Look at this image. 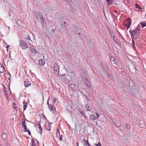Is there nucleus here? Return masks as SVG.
I'll return each instance as SVG.
<instances>
[{
  "label": "nucleus",
  "instance_id": "obj_1",
  "mask_svg": "<svg viewBox=\"0 0 146 146\" xmlns=\"http://www.w3.org/2000/svg\"><path fill=\"white\" fill-rule=\"evenodd\" d=\"M80 73L81 74L82 79L84 80L87 86L89 88H91L92 86L90 82L89 79H88L86 77V70L85 69H82L80 71Z\"/></svg>",
  "mask_w": 146,
  "mask_h": 146
},
{
  "label": "nucleus",
  "instance_id": "obj_2",
  "mask_svg": "<svg viewBox=\"0 0 146 146\" xmlns=\"http://www.w3.org/2000/svg\"><path fill=\"white\" fill-rule=\"evenodd\" d=\"M139 29L137 28L135 30H130L129 31L131 36L134 38L137 39L138 38L139 35Z\"/></svg>",
  "mask_w": 146,
  "mask_h": 146
},
{
  "label": "nucleus",
  "instance_id": "obj_3",
  "mask_svg": "<svg viewBox=\"0 0 146 146\" xmlns=\"http://www.w3.org/2000/svg\"><path fill=\"white\" fill-rule=\"evenodd\" d=\"M19 44L22 50H25L28 48V44L25 41L22 40H19Z\"/></svg>",
  "mask_w": 146,
  "mask_h": 146
},
{
  "label": "nucleus",
  "instance_id": "obj_4",
  "mask_svg": "<svg viewBox=\"0 0 146 146\" xmlns=\"http://www.w3.org/2000/svg\"><path fill=\"white\" fill-rule=\"evenodd\" d=\"M47 104L48 106V108L50 111L52 113H54L56 111L54 105L53 104H50L48 100L47 102Z\"/></svg>",
  "mask_w": 146,
  "mask_h": 146
},
{
  "label": "nucleus",
  "instance_id": "obj_5",
  "mask_svg": "<svg viewBox=\"0 0 146 146\" xmlns=\"http://www.w3.org/2000/svg\"><path fill=\"white\" fill-rule=\"evenodd\" d=\"M53 68L55 73L57 75L59 74L60 68L59 66L56 63L54 64Z\"/></svg>",
  "mask_w": 146,
  "mask_h": 146
},
{
  "label": "nucleus",
  "instance_id": "obj_6",
  "mask_svg": "<svg viewBox=\"0 0 146 146\" xmlns=\"http://www.w3.org/2000/svg\"><path fill=\"white\" fill-rule=\"evenodd\" d=\"M96 115V117L94 115L92 114L90 115V119L91 120H95L97 119H98L99 117V114L97 112H95V113Z\"/></svg>",
  "mask_w": 146,
  "mask_h": 146
},
{
  "label": "nucleus",
  "instance_id": "obj_7",
  "mask_svg": "<svg viewBox=\"0 0 146 146\" xmlns=\"http://www.w3.org/2000/svg\"><path fill=\"white\" fill-rule=\"evenodd\" d=\"M35 15L36 19L38 20H40V19H43V17L42 13L38 12L35 14Z\"/></svg>",
  "mask_w": 146,
  "mask_h": 146
},
{
  "label": "nucleus",
  "instance_id": "obj_8",
  "mask_svg": "<svg viewBox=\"0 0 146 146\" xmlns=\"http://www.w3.org/2000/svg\"><path fill=\"white\" fill-rule=\"evenodd\" d=\"M37 127H36V129L38 132L40 134H42V128L40 125V123L39 122L36 124Z\"/></svg>",
  "mask_w": 146,
  "mask_h": 146
},
{
  "label": "nucleus",
  "instance_id": "obj_9",
  "mask_svg": "<svg viewBox=\"0 0 146 146\" xmlns=\"http://www.w3.org/2000/svg\"><path fill=\"white\" fill-rule=\"evenodd\" d=\"M130 19L129 18H127V21L126 23L125 24V25L127 27V29H128L131 25V23L130 21Z\"/></svg>",
  "mask_w": 146,
  "mask_h": 146
},
{
  "label": "nucleus",
  "instance_id": "obj_10",
  "mask_svg": "<svg viewBox=\"0 0 146 146\" xmlns=\"http://www.w3.org/2000/svg\"><path fill=\"white\" fill-rule=\"evenodd\" d=\"M72 31L74 32L75 33L76 35H80V33H79L78 31V30L79 29H77L76 26H74L72 29Z\"/></svg>",
  "mask_w": 146,
  "mask_h": 146
},
{
  "label": "nucleus",
  "instance_id": "obj_11",
  "mask_svg": "<svg viewBox=\"0 0 146 146\" xmlns=\"http://www.w3.org/2000/svg\"><path fill=\"white\" fill-rule=\"evenodd\" d=\"M68 24L67 22H62V23L60 26V30H61V29H62L63 28L67 27L68 26Z\"/></svg>",
  "mask_w": 146,
  "mask_h": 146
},
{
  "label": "nucleus",
  "instance_id": "obj_12",
  "mask_svg": "<svg viewBox=\"0 0 146 146\" xmlns=\"http://www.w3.org/2000/svg\"><path fill=\"white\" fill-rule=\"evenodd\" d=\"M58 33V31L57 30H54L53 29H52L51 30L50 33V36H53L54 35Z\"/></svg>",
  "mask_w": 146,
  "mask_h": 146
},
{
  "label": "nucleus",
  "instance_id": "obj_13",
  "mask_svg": "<svg viewBox=\"0 0 146 146\" xmlns=\"http://www.w3.org/2000/svg\"><path fill=\"white\" fill-rule=\"evenodd\" d=\"M22 125H23L22 128L24 127L23 131L25 132L27 131V126L25 124V120L23 121Z\"/></svg>",
  "mask_w": 146,
  "mask_h": 146
},
{
  "label": "nucleus",
  "instance_id": "obj_14",
  "mask_svg": "<svg viewBox=\"0 0 146 146\" xmlns=\"http://www.w3.org/2000/svg\"><path fill=\"white\" fill-rule=\"evenodd\" d=\"M88 139L86 140L85 139H83L82 141V142L83 143L84 146H87V143H88Z\"/></svg>",
  "mask_w": 146,
  "mask_h": 146
},
{
  "label": "nucleus",
  "instance_id": "obj_15",
  "mask_svg": "<svg viewBox=\"0 0 146 146\" xmlns=\"http://www.w3.org/2000/svg\"><path fill=\"white\" fill-rule=\"evenodd\" d=\"M85 108L88 111H90L92 110V107L90 104H87L86 105Z\"/></svg>",
  "mask_w": 146,
  "mask_h": 146
},
{
  "label": "nucleus",
  "instance_id": "obj_16",
  "mask_svg": "<svg viewBox=\"0 0 146 146\" xmlns=\"http://www.w3.org/2000/svg\"><path fill=\"white\" fill-rule=\"evenodd\" d=\"M24 85L25 87H28L29 86H31V83L28 81H25V82Z\"/></svg>",
  "mask_w": 146,
  "mask_h": 146
},
{
  "label": "nucleus",
  "instance_id": "obj_17",
  "mask_svg": "<svg viewBox=\"0 0 146 146\" xmlns=\"http://www.w3.org/2000/svg\"><path fill=\"white\" fill-rule=\"evenodd\" d=\"M108 5H112L113 0H106Z\"/></svg>",
  "mask_w": 146,
  "mask_h": 146
},
{
  "label": "nucleus",
  "instance_id": "obj_18",
  "mask_svg": "<svg viewBox=\"0 0 146 146\" xmlns=\"http://www.w3.org/2000/svg\"><path fill=\"white\" fill-rule=\"evenodd\" d=\"M4 67L3 65L0 64V74L4 72Z\"/></svg>",
  "mask_w": 146,
  "mask_h": 146
},
{
  "label": "nucleus",
  "instance_id": "obj_19",
  "mask_svg": "<svg viewBox=\"0 0 146 146\" xmlns=\"http://www.w3.org/2000/svg\"><path fill=\"white\" fill-rule=\"evenodd\" d=\"M38 62L39 64L42 66L44 65L45 63V61L43 59H41L39 60Z\"/></svg>",
  "mask_w": 146,
  "mask_h": 146
},
{
  "label": "nucleus",
  "instance_id": "obj_20",
  "mask_svg": "<svg viewBox=\"0 0 146 146\" xmlns=\"http://www.w3.org/2000/svg\"><path fill=\"white\" fill-rule=\"evenodd\" d=\"M30 50H31V52L32 53H33L34 54H36L37 53V52L36 49H35V48H33L31 47L30 48Z\"/></svg>",
  "mask_w": 146,
  "mask_h": 146
},
{
  "label": "nucleus",
  "instance_id": "obj_21",
  "mask_svg": "<svg viewBox=\"0 0 146 146\" xmlns=\"http://www.w3.org/2000/svg\"><path fill=\"white\" fill-rule=\"evenodd\" d=\"M70 75L72 78H74L76 77V76L73 72H70Z\"/></svg>",
  "mask_w": 146,
  "mask_h": 146
},
{
  "label": "nucleus",
  "instance_id": "obj_22",
  "mask_svg": "<svg viewBox=\"0 0 146 146\" xmlns=\"http://www.w3.org/2000/svg\"><path fill=\"white\" fill-rule=\"evenodd\" d=\"M75 85L74 84H70L69 85V87L70 88L72 89V90H73L75 87Z\"/></svg>",
  "mask_w": 146,
  "mask_h": 146
},
{
  "label": "nucleus",
  "instance_id": "obj_23",
  "mask_svg": "<svg viewBox=\"0 0 146 146\" xmlns=\"http://www.w3.org/2000/svg\"><path fill=\"white\" fill-rule=\"evenodd\" d=\"M28 106L27 103V102H25L24 103L23 110L25 111L27 108Z\"/></svg>",
  "mask_w": 146,
  "mask_h": 146
},
{
  "label": "nucleus",
  "instance_id": "obj_24",
  "mask_svg": "<svg viewBox=\"0 0 146 146\" xmlns=\"http://www.w3.org/2000/svg\"><path fill=\"white\" fill-rule=\"evenodd\" d=\"M135 6L138 9H139V10H141V8L140 6L137 3H135ZM141 11L142 10H141Z\"/></svg>",
  "mask_w": 146,
  "mask_h": 146
},
{
  "label": "nucleus",
  "instance_id": "obj_25",
  "mask_svg": "<svg viewBox=\"0 0 146 146\" xmlns=\"http://www.w3.org/2000/svg\"><path fill=\"white\" fill-rule=\"evenodd\" d=\"M35 144H34V141L33 140H31V142L30 143L31 146H35Z\"/></svg>",
  "mask_w": 146,
  "mask_h": 146
},
{
  "label": "nucleus",
  "instance_id": "obj_26",
  "mask_svg": "<svg viewBox=\"0 0 146 146\" xmlns=\"http://www.w3.org/2000/svg\"><path fill=\"white\" fill-rule=\"evenodd\" d=\"M7 137V135L6 133H3L2 135V138L5 139Z\"/></svg>",
  "mask_w": 146,
  "mask_h": 146
},
{
  "label": "nucleus",
  "instance_id": "obj_27",
  "mask_svg": "<svg viewBox=\"0 0 146 146\" xmlns=\"http://www.w3.org/2000/svg\"><path fill=\"white\" fill-rule=\"evenodd\" d=\"M141 26L142 28H143L146 26V23L145 22H141Z\"/></svg>",
  "mask_w": 146,
  "mask_h": 146
},
{
  "label": "nucleus",
  "instance_id": "obj_28",
  "mask_svg": "<svg viewBox=\"0 0 146 146\" xmlns=\"http://www.w3.org/2000/svg\"><path fill=\"white\" fill-rule=\"evenodd\" d=\"M112 37H113V38H112L113 40L115 43L116 44H118V42H117V39H115V36H112Z\"/></svg>",
  "mask_w": 146,
  "mask_h": 146
},
{
  "label": "nucleus",
  "instance_id": "obj_29",
  "mask_svg": "<svg viewBox=\"0 0 146 146\" xmlns=\"http://www.w3.org/2000/svg\"><path fill=\"white\" fill-rule=\"evenodd\" d=\"M51 127V124L49 123L48 127H47V129L48 131L50 130V128Z\"/></svg>",
  "mask_w": 146,
  "mask_h": 146
},
{
  "label": "nucleus",
  "instance_id": "obj_30",
  "mask_svg": "<svg viewBox=\"0 0 146 146\" xmlns=\"http://www.w3.org/2000/svg\"><path fill=\"white\" fill-rule=\"evenodd\" d=\"M132 43H133L132 44V46L133 48V49H135L136 48L135 46V43L134 42V40L133 39H132Z\"/></svg>",
  "mask_w": 146,
  "mask_h": 146
},
{
  "label": "nucleus",
  "instance_id": "obj_31",
  "mask_svg": "<svg viewBox=\"0 0 146 146\" xmlns=\"http://www.w3.org/2000/svg\"><path fill=\"white\" fill-rule=\"evenodd\" d=\"M110 60L111 61L115 62V58L113 56H111L110 58Z\"/></svg>",
  "mask_w": 146,
  "mask_h": 146
},
{
  "label": "nucleus",
  "instance_id": "obj_32",
  "mask_svg": "<svg viewBox=\"0 0 146 146\" xmlns=\"http://www.w3.org/2000/svg\"><path fill=\"white\" fill-rule=\"evenodd\" d=\"M40 20L44 24L46 23L45 20L43 18V19H40Z\"/></svg>",
  "mask_w": 146,
  "mask_h": 146
},
{
  "label": "nucleus",
  "instance_id": "obj_33",
  "mask_svg": "<svg viewBox=\"0 0 146 146\" xmlns=\"http://www.w3.org/2000/svg\"><path fill=\"white\" fill-rule=\"evenodd\" d=\"M56 99L55 98L53 99V101H52V104H53V105H54V104L56 103Z\"/></svg>",
  "mask_w": 146,
  "mask_h": 146
},
{
  "label": "nucleus",
  "instance_id": "obj_34",
  "mask_svg": "<svg viewBox=\"0 0 146 146\" xmlns=\"http://www.w3.org/2000/svg\"><path fill=\"white\" fill-rule=\"evenodd\" d=\"M130 128V125L129 124H128L127 125L126 128V129H128Z\"/></svg>",
  "mask_w": 146,
  "mask_h": 146
},
{
  "label": "nucleus",
  "instance_id": "obj_35",
  "mask_svg": "<svg viewBox=\"0 0 146 146\" xmlns=\"http://www.w3.org/2000/svg\"><path fill=\"white\" fill-rule=\"evenodd\" d=\"M5 94L6 98H7L8 97V94L7 93H6V90H5Z\"/></svg>",
  "mask_w": 146,
  "mask_h": 146
},
{
  "label": "nucleus",
  "instance_id": "obj_36",
  "mask_svg": "<svg viewBox=\"0 0 146 146\" xmlns=\"http://www.w3.org/2000/svg\"><path fill=\"white\" fill-rule=\"evenodd\" d=\"M27 131L28 132V134L30 135H31V133L30 131H29L28 129H27Z\"/></svg>",
  "mask_w": 146,
  "mask_h": 146
},
{
  "label": "nucleus",
  "instance_id": "obj_37",
  "mask_svg": "<svg viewBox=\"0 0 146 146\" xmlns=\"http://www.w3.org/2000/svg\"><path fill=\"white\" fill-rule=\"evenodd\" d=\"M62 135H60V137H59V139L60 140V141H62Z\"/></svg>",
  "mask_w": 146,
  "mask_h": 146
},
{
  "label": "nucleus",
  "instance_id": "obj_38",
  "mask_svg": "<svg viewBox=\"0 0 146 146\" xmlns=\"http://www.w3.org/2000/svg\"><path fill=\"white\" fill-rule=\"evenodd\" d=\"M96 146H102L101 143L100 142H98L97 144V145Z\"/></svg>",
  "mask_w": 146,
  "mask_h": 146
},
{
  "label": "nucleus",
  "instance_id": "obj_39",
  "mask_svg": "<svg viewBox=\"0 0 146 146\" xmlns=\"http://www.w3.org/2000/svg\"><path fill=\"white\" fill-rule=\"evenodd\" d=\"M58 134L60 135V132H59V131L58 130L57 131V133H56V135H58Z\"/></svg>",
  "mask_w": 146,
  "mask_h": 146
},
{
  "label": "nucleus",
  "instance_id": "obj_40",
  "mask_svg": "<svg viewBox=\"0 0 146 146\" xmlns=\"http://www.w3.org/2000/svg\"><path fill=\"white\" fill-rule=\"evenodd\" d=\"M27 39L28 40H31V38H30V36H28Z\"/></svg>",
  "mask_w": 146,
  "mask_h": 146
},
{
  "label": "nucleus",
  "instance_id": "obj_41",
  "mask_svg": "<svg viewBox=\"0 0 146 146\" xmlns=\"http://www.w3.org/2000/svg\"><path fill=\"white\" fill-rule=\"evenodd\" d=\"M9 45H7V46L6 47V48H7V51L8 50V48H9Z\"/></svg>",
  "mask_w": 146,
  "mask_h": 146
},
{
  "label": "nucleus",
  "instance_id": "obj_42",
  "mask_svg": "<svg viewBox=\"0 0 146 146\" xmlns=\"http://www.w3.org/2000/svg\"><path fill=\"white\" fill-rule=\"evenodd\" d=\"M8 75L9 76V80H10V77H11V75L9 74Z\"/></svg>",
  "mask_w": 146,
  "mask_h": 146
},
{
  "label": "nucleus",
  "instance_id": "obj_43",
  "mask_svg": "<svg viewBox=\"0 0 146 146\" xmlns=\"http://www.w3.org/2000/svg\"><path fill=\"white\" fill-rule=\"evenodd\" d=\"M80 113L82 114L84 116V113L82 111L80 112Z\"/></svg>",
  "mask_w": 146,
  "mask_h": 146
},
{
  "label": "nucleus",
  "instance_id": "obj_44",
  "mask_svg": "<svg viewBox=\"0 0 146 146\" xmlns=\"http://www.w3.org/2000/svg\"><path fill=\"white\" fill-rule=\"evenodd\" d=\"M87 145H88V146H91L90 144L88 142V143H87Z\"/></svg>",
  "mask_w": 146,
  "mask_h": 146
},
{
  "label": "nucleus",
  "instance_id": "obj_45",
  "mask_svg": "<svg viewBox=\"0 0 146 146\" xmlns=\"http://www.w3.org/2000/svg\"><path fill=\"white\" fill-rule=\"evenodd\" d=\"M13 104L14 105H14V108H15V106H16V104H15L14 103Z\"/></svg>",
  "mask_w": 146,
  "mask_h": 146
},
{
  "label": "nucleus",
  "instance_id": "obj_46",
  "mask_svg": "<svg viewBox=\"0 0 146 146\" xmlns=\"http://www.w3.org/2000/svg\"><path fill=\"white\" fill-rule=\"evenodd\" d=\"M77 146H79V142H77Z\"/></svg>",
  "mask_w": 146,
  "mask_h": 146
},
{
  "label": "nucleus",
  "instance_id": "obj_47",
  "mask_svg": "<svg viewBox=\"0 0 146 146\" xmlns=\"http://www.w3.org/2000/svg\"><path fill=\"white\" fill-rule=\"evenodd\" d=\"M4 1L5 2V3H6L7 2V1L6 0H4Z\"/></svg>",
  "mask_w": 146,
  "mask_h": 146
},
{
  "label": "nucleus",
  "instance_id": "obj_48",
  "mask_svg": "<svg viewBox=\"0 0 146 146\" xmlns=\"http://www.w3.org/2000/svg\"><path fill=\"white\" fill-rule=\"evenodd\" d=\"M115 12H117V11H116V10H115Z\"/></svg>",
  "mask_w": 146,
  "mask_h": 146
},
{
  "label": "nucleus",
  "instance_id": "obj_49",
  "mask_svg": "<svg viewBox=\"0 0 146 146\" xmlns=\"http://www.w3.org/2000/svg\"><path fill=\"white\" fill-rule=\"evenodd\" d=\"M95 145H96V146L97 145V144H96V143H95Z\"/></svg>",
  "mask_w": 146,
  "mask_h": 146
},
{
  "label": "nucleus",
  "instance_id": "obj_50",
  "mask_svg": "<svg viewBox=\"0 0 146 146\" xmlns=\"http://www.w3.org/2000/svg\"><path fill=\"white\" fill-rule=\"evenodd\" d=\"M117 127H119V126H117Z\"/></svg>",
  "mask_w": 146,
  "mask_h": 146
}]
</instances>
